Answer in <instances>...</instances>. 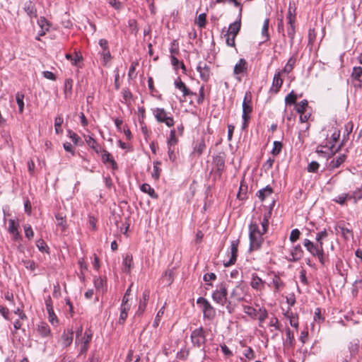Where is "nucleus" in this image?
Instances as JSON below:
<instances>
[{"mask_svg": "<svg viewBox=\"0 0 362 362\" xmlns=\"http://www.w3.org/2000/svg\"><path fill=\"white\" fill-rule=\"evenodd\" d=\"M262 231L259 229L257 223L252 222L249 226L250 250H259L264 241Z\"/></svg>", "mask_w": 362, "mask_h": 362, "instance_id": "1", "label": "nucleus"}, {"mask_svg": "<svg viewBox=\"0 0 362 362\" xmlns=\"http://www.w3.org/2000/svg\"><path fill=\"white\" fill-rule=\"evenodd\" d=\"M303 245L307 250L314 257H317L320 262L324 263V250L323 243H317L315 244L308 239H305L303 241Z\"/></svg>", "mask_w": 362, "mask_h": 362, "instance_id": "2", "label": "nucleus"}, {"mask_svg": "<svg viewBox=\"0 0 362 362\" xmlns=\"http://www.w3.org/2000/svg\"><path fill=\"white\" fill-rule=\"evenodd\" d=\"M197 303L202 306L204 319L212 320L215 318L216 314V309L207 299L204 297H199L197 300Z\"/></svg>", "mask_w": 362, "mask_h": 362, "instance_id": "3", "label": "nucleus"}, {"mask_svg": "<svg viewBox=\"0 0 362 362\" xmlns=\"http://www.w3.org/2000/svg\"><path fill=\"white\" fill-rule=\"evenodd\" d=\"M252 97L250 92H246L243 102V127L245 128L250 119V115L252 111Z\"/></svg>", "mask_w": 362, "mask_h": 362, "instance_id": "4", "label": "nucleus"}, {"mask_svg": "<svg viewBox=\"0 0 362 362\" xmlns=\"http://www.w3.org/2000/svg\"><path fill=\"white\" fill-rule=\"evenodd\" d=\"M228 291L224 283L217 286L216 289L212 293V299L216 303L224 305L227 302Z\"/></svg>", "mask_w": 362, "mask_h": 362, "instance_id": "5", "label": "nucleus"}, {"mask_svg": "<svg viewBox=\"0 0 362 362\" xmlns=\"http://www.w3.org/2000/svg\"><path fill=\"white\" fill-rule=\"evenodd\" d=\"M247 292V286L240 283L232 290L230 293V298L238 302L247 301L245 297Z\"/></svg>", "mask_w": 362, "mask_h": 362, "instance_id": "6", "label": "nucleus"}, {"mask_svg": "<svg viewBox=\"0 0 362 362\" xmlns=\"http://www.w3.org/2000/svg\"><path fill=\"white\" fill-rule=\"evenodd\" d=\"M190 337L194 346L201 347L206 342V334L202 327L192 331Z\"/></svg>", "mask_w": 362, "mask_h": 362, "instance_id": "7", "label": "nucleus"}, {"mask_svg": "<svg viewBox=\"0 0 362 362\" xmlns=\"http://www.w3.org/2000/svg\"><path fill=\"white\" fill-rule=\"evenodd\" d=\"M91 339L92 333L90 330H86L81 339H76L75 344L80 346V355L86 354Z\"/></svg>", "mask_w": 362, "mask_h": 362, "instance_id": "8", "label": "nucleus"}, {"mask_svg": "<svg viewBox=\"0 0 362 362\" xmlns=\"http://www.w3.org/2000/svg\"><path fill=\"white\" fill-rule=\"evenodd\" d=\"M242 11L243 8L240 7L237 20L229 25L228 30L226 32V33H229L231 36L236 37L240 30Z\"/></svg>", "mask_w": 362, "mask_h": 362, "instance_id": "9", "label": "nucleus"}, {"mask_svg": "<svg viewBox=\"0 0 362 362\" xmlns=\"http://www.w3.org/2000/svg\"><path fill=\"white\" fill-rule=\"evenodd\" d=\"M197 71L199 73V76L204 81H207L211 76V71L209 66L205 62H199L197 66Z\"/></svg>", "mask_w": 362, "mask_h": 362, "instance_id": "10", "label": "nucleus"}, {"mask_svg": "<svg viewBox=\"0 0 362 362\" xmlns=\"http://www.w3.org/2000/svg\"><path fill=\"white\" fill-rule=\"evenodd\" d=\"M182 93H183L182 96L184 97V100H182V98H180V100L181 102L186 101L187 98L189 97L190 99V100H189L190 103H193L192 98H194L197 100V103L200 104L203 102L204 98L205 97L204 92H199L198 95L197 94L196 92H182Z\"/></svg>", "mask_w": 362, "mask_h": 362, "instance_id": "11", "label": "nucleus"}, {"mask_svg": "<svg viewBox=\"0 0 362 362\" xmlns=\"http://www.w3.org/2000/svg\"><path fill=\"white\" fill-rule=\"evenodd\" d=\"M239 244V240H232L230 243V254L231 257L229 261L225 263L226 267L230 266L234 264L236 262L237 256H238V246Z\"/></svg>", "mask_w": 362, "mask_h": 362, "instance_id": "12", "label": "nucleus"}, {"mask_svg": "<svg viewBox=\"0 0 362 362\" xmlns=\"http://www.w3.org/2000/svg\"><path fill=\"white\" fill-rule=\"evenodd\" d=\"M73 338H74L73 331L71 329H64L62 334L59 342L64 347H68L71 344V343L73 341Z\"/></svg>", "mask_w": 362, "mask_h": 362, "instance_id": "13", "label": "nucleus"}, {"mask_svg": "<svg viewBox=\"0 0 362 362\" xmlns=\"http://www.w3.org/2000/svg\"><path fill=\"white\" fill-rule=\"evenodd\" d=\"M247 70V62L245 59H240L235 65L233 74L235 75H244Z\"/></svg>", "mask_w": 362, "mask_h": 362, "instance_id": "14", "label": "nucleus"}, {"mask_svg": "<svg viewBox=\"0 0 362 362\" xmlns=\"http://www.w3.org/2000/svg\"><path fill=\"white\" fill-rule=\"evenodd\" d=\"M149 295H150V292L148 291H144V293L142 294V298L139 300V308H138V311H137V314L139 315H142L144 313V312L145 311L146 307L147 305V302L149 298Z\"/></svg>", "mask_w": 362, "mask_h": 362, "instance_id": "15", "label": "nucleus"}, {"mask_svg": "<svg viewBox=\"0 0 362 362\" xmlns=\"http://www.w3.org/2000/svg\"><path fill=\"white\" fill-rule=\"evenodd\" d=\"M296 63V54L292 55L288 60L286 64L284 67L279 70L284 74H289L293 69L295 64Z\"/></svg>", "mask_w": 362, "mask_h": 362, "instance_id": "16", "label": "nucleus"}, {"mask_svg": "<svg viewBox=\"0 0 362 362\" xmlns=\"http://www.w3.org/2000/svg\"><path fill=\"white\" fill-rule=\"evenodd\" d=\"M272 194L273 189L270 186L267 185L264 188L259 189L257 192V195L262 202H264L267 199L271 197Z\"/></svg>", "mask_w": 362, "mask_h": 362, "instance_id": "17", "label": "nucleus"}, {"mask_svg": "<svg viewBox=\"0 0 362 362\" xmlns=\"http://www.w3.org/2000/svg\"><path fill=\"white\" fill-rule=\"evenodd\" d=\"M264 281L257 276V274L254 273L252 274V279L250 286L253 289L262 290L264 286Z\"/></svg>", "mask_w": 362, "mask_h": 362, "instance_id": "18", "label": "nucleus"}, {"mask_svg": "<svg viewBox=\"0 0 362 362\" xmlns=\"http://www.w3.org/2000/svg\"><path fill=\"white\" fill-rule=\"evenodd\" d=\"M24 10L30 18L37 17V9L33 1H26L24 5Z\"/></svg>", "mask_w": 362, "mask_h": 362, "instance_id": "19", "label": "nucleus"}, {"mask_svg": "<svg viewBox=\"0 0 362 362\" xmlns=\"http://www.w3.org/2000/svg\"><path fill=\"white\" fill-rule=\"evenodd\" d=\"M213 163L215 167V170L218 173L219 175H221L225 167V160L221 156H215L213 159Z\"/></svg>", "mask_w": 362, "mask_h": 362, "instance_id": "20", "label": "nucleus"}, {"mask_svg": "<svg viewBox=\"0 0 362 362\" xmlns=\"http://www.w3.org/2000/svg\"><path fill=\"white\" fill-rule=\"evenodd\" d=\"M133 265V257L132 255L127 254L122 262V271L125 273H129Z\"/></svg>", "mask_w": 362, "mask_h": 362, "instance_id": "21", "label": "nucleus"}, {"mask_svg": "<svg viewBox=\"0 0 362 362\" xmlns=\"http://www.w3.org/2000/svg\"><path fill=\"white\" fill-rule=\"evenodd\" d=\"M303 251L300 247V245H298L293 247L291 250V255L292 257L291 259H289L291 262H297L300 259L303 257Z\"/></svg>", "mask_w": 362, "mask_h": 362, "instance_id": "22", "label": "nucleus"}, {"mask_svg": "<svg viewBox=\"0 0 362 362\" xmlns=\"http://www.w3.org/2000/svg\"><path fill=\"white\" fill-rule=\"evenodd\" d=\"M86 142L87 145L93 148L97 153L101 151L100 145L90 136H87L85 137Z\"/></svg>", "mask_w": 362, "mask_h": 362, "instance_id": "23", "label": "nucleus"}, {"mask_svg": "<svg viewBox=\"0 0 362 362\" xmlns=\"http://www.w3.org/2000/svg\"><path fill=\"white\" fill-rule=\"evenodd\" d=\"M100 152H102L101 156L103 161L104 163H110L114 169L117 168V163L112 157L111 154L105 150H101Z\"/></svg>", "mask_w": 362, "mask_h": 362, "instance_id": "24", "label": "nucleus"}, {"mask_svg": "<svg viewBox=\"0 0 362 362\" xmlns=\"http://www.w3.org/2000/svg\"><path fill=\"white\" fill-rule=\"evenodd\" d=\"M282 74H284L281 71H278L273 78V87H275L276 90H279L283 83Z\"/></svg>", "mask_w": 362, "mask_h": 362, "instance_id": "25", "label": "nucleus"}, {"mask_svg": "<svg viewBox=\"0 0 362 362\" xmlns=\"http://www.w3.org/2000/svg\"><path fill=\"white\" fill-rule=\"evenodd\" d=\"M346 160V156L344 154L340 155L336 158L331 160L329 167L332 169L339 168Z\"/></svg>", "mask_w": 362, "mask_h": 362, "instance_id": "26", "label": "nucleus"}, {"mask_svg": "<svg viewBox=\"0 0 362 362\" xmlns=\"http://www.w3.org/2000/svg\"><path fill=\"white\" fill-rule=\"evenodd\" d=\"M141 190L143 192L147 193L153 199H157L158 195L155 192V190L151 187L150 185L144 183L141 186Z\"/></svg>", "mask_w": 362, "mask_h": 362, "instance_id": "27", "label": "nucleus"}, {"mask_svg": "<svg viewBox=\"0 0 362 362\" xmlns=\"http://www.w3.org/2000/svg\"><path fill=\"white\" fill-rule=\"evenodd\" d=\"M154 115L159 122H163L165 118L168 116L165 110L161 108H157L154 111Z\"/></svg>", "mask_w": 362, "mask_h": 362, "instance_id": "28", "label": "nucleus"}, {"mask_svg": "<svg viewBox=\"0 0 362 362\" xmlns=\"http://www.w3.org/2000/svg\"><path fill=\"white\" fill-rule=\"evenodd\" d=\"M286 340L284 345L288 347L293 346L295 339H294L293 333L289 328H288L286 330Z\"/></svg>", "mask_w": 362, "mask_h": 362, "instance_id": "29", "label": "nucleus"}, {"mask_svg": "<svg viewBox=\"0 0 362 362\" xmlns=\"http://www.w3.org/2000/svg\"><path fill=\"white\" fill-rule=\"evenodd\" d=\"M269 18H266L264 21V24L262 28V36L264 38V41H267L269 39Z\"/></svg>", "mask_w": 362, "mask_h": 362, "instance_id": "30", "label": "nucleus"}, {"mask_svg": "<svg viewBox=\"0 0 362 362\" xmlns=\"http://www.w3.org/2000/svg\"><path fill=\"white\" fill-rule=\"evenodd\" d=\"M295 25L294 23H288L287 27V35L290 38V45L292 46L293 44V40L295 37Z\"/></svg>", "mask_w": 362, "mask_h": 362, "instance_id": "31", "label": "nucleus"}, {"mask_svg": "<svg viewBox=\"0 0 362 362\" xmlns=\"http://www.w3.org/2000/svg\"><path fill=\"white\" fill-rule=\"evenodd\" d=\"M243 310H244L245 313H246L247 315H249L252 318H256L257 317V314L259 312V310H257L254 308L249 306V305H244Z\"/></svg>", "mask_w": 362, "mask_h": 362, "instance_id": "32", "label": "nucleus"}, {"mask_svg": "<svg viewBox=\"0 0 362 362\" xmlns=\"http://www.w3.org/2000/svg\"><path fill=\"white\" fill-rule=\"evenodd\" d=\"M63 122H64V119L62 115H58L57 117H56L55 120H54V128H55V132L57 134L62 132V129L61 127H62V124H63Z\"/></svg>", "mask_w": 362, "mask_h": 362, "instance_id": "33", "label": "nucleus"}, {"mask_svg": "<svg viewBox=\"0 0 362 362\" xmlns=\"http://www.w3.org/2000/svg\"><path fill=\"white\" fill-rule=\"evenodd\" d=\"M352 77L355 80H357L359 82L362 83V67H361V66L354 67L353 69V71H352Z\"/></svg>", "mask_w": 362, "mask_h": 362, "instance_id": "34", "label": "nucleus"}, {"mask_svg": "<svg viewBox=\"0 0 362 362\" xmlns=\"http://www.w3.org/2000/svg\"><path fill=\"white\" fill-rule=\"evenodd\" d=\"M205 148L206 144L204 140L202 139L194 147V153H197L198 156H200L203 153Z\"/></svg>", "mask_w": 362, "mask_h": 362, "instance_id": "35", "label": "nucleus"}, {"mask_svg": "<svg viewBox=\"0 0 362 362\" xmlns=\"http://www.w3.org/2000/svg\"><path fill=\"white\" fill-rule=\"evenodd\" d=\"M38 332L43 337H47L50 333L49 326L45 323H41L38 325Z\"/></svg>", "mask_w": 362, "mask_h": 362, "instance_id": "36", "label": "nucleus"}, {"mask_svg": "<svg viewBox=\"0 0 362 362\" xmlns=\"http://www.w3.org/2000/svg\"><path fill=\"white\" fill-rule=\"evenodd\" d=\"M173 271L167 270L165 272L164 274L162 276V280L164 283L168 285H170L173 282Z\"/></svg>", "mask_w": 362, "mask_h": 362, "instance_id": "37", "label": "nucleus"}, {"mask_svg": "<svg viewBox=\"0 0 362 362\" xmlns=\"http://www.w3.org/2000/svg\"><path fill=\"white\" fill-rule=\"evenodd\" d=\"M164 312H165V305H163L158 312L156 317H155V320L153 322V327H157L158 325H159V323H160V321L163 317V315H164Z\"/></svg>", "mask_w": 362, "mask_h": 362, "instance_id": "38", "label": "nucleus"}, {"mask_svg": "<svg viewBox=\"0 0 362 362\" xmlns=\"http://www.w3.org/2000/svg\"><path fill=\"white\" fill-rule=\"evenodd\" d=\"M129 308L121 307L120 308V315L119 317V323L123 324L128 315V311L129 310Z\"/></svg>", "mask_w": 362, "mask_h": 362, "instance_id": "39", "label": "nucleus"}, {"mask_svg": "<svg viewBox=\"0 0 362 362\" xmlns=\"http://www.w3.org/2000/svg\"><path fill=\"white\" fill-rule=\"evenodd\" d=\"M272 284L275 287L276 291H279L284 286V282L277 276L274 277L272 280Z\"/></svg>", "mask_w": 362, "mask_h": 362, "instance_id": "40", "label": "nucleus"}, {"mask_svg": "<svg viewBox=\"0 0 362 362\" xmlns=\"http://www.w3.org/2000/svg\"><path fill=\"white\" fill-rule=\"evenodd\" d=\"M105 284V281L100 277H97V278H95V279H94L95 287L99 291H103Z\"/></svg>", "mask_w": 362, "mask_h": 362, "instance_id": "41", "label": "nucleus"}, {"mask_svg": "<svg viewBox=\"0 0 362 362\" xmlns=\"http://www.w3.org/2000/svg\"><path fill=\"white\" fill-rule=\"evenodd\" d=\"M24 95L18 93L16 96V102L18 105V110L20 113H22L24 108V103H23Z\"/></svg>", "mask_w": 362, "mask_h": 362, "instance_id": "42", "label": "nucleus"}, {"mask_svg": "<svg viewBox=\"0 0 362 362\" xmlns=\"http://www.w3.org/2000/svg\"><path fill=\"white\" fill-rule=\"evenodd\" d=\"M259 315L258 317V320L259 321V326H262V323L267 318L268 313L264 308H261L259 309Z\"/></svg>", "mask_w": 362, "mask_h": 362, "instance_id": "43", "label": "nucleus"}, {"mask_svg": "<svg viewBox=\"0 0 362 362\" xmlns=\"http://www.w3.org/2000/svg\"><path fill=\"white\" fill-rule=\"evenodd\" d=\"M198 26L201 28H203L206 26V15L203 13L199 15L197 20L196 21Z\"/></svg>", "mask_w": 362, "mask_h": 362, "instance_id": "44", "label": "nucleus"}, {"mask_svg": "<svg viewBox=\"0 0 362 362\" xmlns=\"http://www.w3.org/2000/svg\"><path fill=\"white\" fill-rule=\"evenodd\" d=\"M308 103L306 100H303L300 101L299 103H298L296 105V111L300 114L304 113L305 108L308 106Z\"/></svg>", "mask_w": 362, "mask_h": 362, "instance_id": "45", "label": "nucleus"}, {"mask_svg": "<svg viewBox=\"0 0 362 362\" xmlns=\"http://www.w3.org/2000/svg\"><path fill=\"white\" fill-rule=\"evenodd\" d=\"M282 144L281 142L280 141H274V146H273V148H272V153L274 155V156H277L279 155L281 151V149H282Z\"/></svg>", "mask_w": 362, "mask_h": 362, "instance_id": "46", "label": "nucleus"}, {"mask_svg": "<svg viewBox=\"0 0 362 362\" xmlns=\"http://www.w3.org/2000/svg\"><path fill=\"white\" fill-rule=\"evenodd\" d=\"M37 24L41 28V30H49V23L45 17L41 16L37 20Z\"/></svg>", "mask_w": 362, "mask_h": 362, "instance_id": "47", "label": "nucleus"}, {"mask_svg": "<svg viewBox=\"0 0 362 362\" xmlns=\"http://www.w3.org/2000/svg\"><path fill=\"white\" fill-rule=\"evenodd\" d=\"M23 229L25 232V237L29 240L32 239L34 236L33 230L29 224H25L23 226Z\"/></svg>", "mask_w": 362, "mask_h": 362, "instance_id": "48", "label": "nucleus"}, {"mask_svg": "<svg viewBox=\"0 0 362 362\" xmlns=\"http://www.w3.org/2000/svg\"><path fill=\"white\" fill-rule=\"evenodd\" d=\"M177 143V139L175 136V130L172 129L170 133V138L168 140V146H175Z\"/></svg>", "mask_w": 362, "mask_h": 362, "instance_id": "49", "label": "nucleus"}, {"mask_svg": "<svg viewBox=\"0 0 362 362\" xmlns=\"http://www.w3.org/2000/svg\"><path fill=\"white\" fill-rule=\"evenodd\" d=\"M48 313V317L49 321L52 324L54 325L58 322L57 317L54 312L53 308H49V310H47Z\"/></svg>", "mask_w": 362, "mask_h": 362, "instance_id": "50", "label": "nucleus"}, {"mask_svg": "<svg viewBox=\"0 0 362 362\" xmlns=\"http://www.w3.org/2000/svg\"><path fill=\"white\" fill-rule=\"evenodd\" d=\"M361 199H362V188H358L353 192L354 203H356Z\"/></svg>", "mask_w": 362, "mask_h": 362, "instance_id": "51", "label": "nucleus"}, {"mask_svg": "<svg viewBox=\"0 0 362 362\" xmlns=\"http://www.w3.org/2000/svg\"><path fill=\"white\" fill-rule=\"evenodd\" d=\"M18 225L16 224V221L13 219H10L8 221V230L10 233L12 234L13 233L18 230Z\"/></svg>", "mask_w": 362, "mask_h": 362, "instance_id": "52", "label": "nucleus"}, {"mask_svg": "<svg viewBox=\"0 0 362 362\" xmlns=\"http://www.w3.org/2000/svg\"><path fill=\"white\" fill-rule=\"evenodd\" d=\"M300 235V232L298 229H293L291 232L289 239L292 243H294L299 238Z\"/></svg>", "mask_w": 362, "mask_h": 362, "instance_id": "53", "label": "nucleus"}, {"mask_svg": "<svg viewBox=\"0 0 362 362\" xmlns=\"http://www.w3.org/2000/svg\"><path fill=\"white\" fill-rule=\"evenodd\" d=\"M138 62H132L130 67H129V73H128V76H129V78H135L136 74H135V70H136V66L138 65Z\"/></svg>", "mask_w": 362, "mask_h": 362, "instance_id": "54", "label": "nucleus"}, {"mask_svg": "<svg viewBox=\"0 0 362 362\" xmlns=\"http://www.w3.org/2000/svg\"><path fill=\"white\" fill-rule=\"evenodd\" d=\"M168 154L170 160L174 162L176 160V155L175 152V146H168Z\"/></svg>", "mask_w": 362, "mask_h": 362, "instance_id": "55", "label": "nucleus"}, {"mask_svg": "<svg viewBox=\"0 0 362 362\" xmlns=\"http://www.w3.org/2000/svg\"><path fill=\"white\" fill-rule=\"evenodd\" d=\"M224 36L226 37V42L227 45H228L230 47H235V37L231 36L230 35H229V33H226L224 35Z\"/></svg>", "mask_w": 362, "mask_h": 362, "instance_id": "56", "label": "nucleus"}, {"mask_svg": "<svg viewBox=\"0 0 362 362\" xmlns=\"http://www.w3.org/2000/svg\"><path fill=\"white\" fill-rule=\"evenodd\" d=\"M175 86L177 89L180 90H189L180 78L175 81Z\"/></svg>", "mask_w": 362, "mask_h": 362, "instance_id": "57", "label": "nucleus"}, {"mask_svg": "<svg viewBox=\"0 0 362 362\" xmlns=\"http://www.w3.org/2000/svg\"><path fill=\"white\" fill-rule=\"evenodd\" d=\"M296 100V96L293 94V92H291L285 98L286 104L292 105L294 104Z\"/></svg>", "mask_w": 362, "mask_h": 362, "instance_id": "58", "label": "nucleus"}, {"mask_svg": "<svg viewBox=\"0 0 362 362\" xmlns=\"http://www.w3.org/2000/svg\"><path fill=\"white\" fill-rule=\"evenodd\" d=\"M328 236L327 230L325 229L322 231L318 233L316 235V241L319 243H322V240Z\"/></svg>", "mask_w": 362, "mask_h": 362, "instance_id": "59", "label": "nucleus"}, {"mask_svg": "<svg viewBox=\"0 0 362 362\" xmlns=\"http://www.w3.org/2000/svg\"><path fill=\"white\" fill-rule=\"evenodd\" d=\"M23 265L28 269L34 271L35 269V263L33 260H23Z\"/></svg>", "mask_w": 362, "mask_h": 362, "instance_id": "60", "label": "nucleus"}, {"mask_svg": "<svg viewBox=\"0 0 362 362\" xmlns=\"http://www.w3.org/2000/svg\"><path fill=\"white\" fill-rule=\"evenodd\" d=\"M56 219L57 225L62 227V230H64L66 228V220L59 214L56 215Z\"/></svg>", "mask_w": 362, "mask_h": 362, "instance_id": "61", "label": "nucleus"}, {"mask_svg": "<svg viewBox=\"0 0 362 362\" xmlns=\"http://www.w3.org/2000/svg\"><path fill=\"white\" fill-rule=\"evenodd\" d=\"M319 163L316 161H312L308 166V172L315 173L319 168Z\"/></svg>", "mask_w": 362, "mask_h": 362, "instance_id": "62", "label": "nucleus"}, {"mask_svg": "<svg viewBox=\"0 0 362 362\" xmlns=\"http://www.w3.org/2000/svg\"><path fill=\"white\" fill-rule=\"evenodd\" d=\"M346 200L347 197H344V194L339 195L333 199L334 202L339 204L340 205H344Z\"/></svg>", "mask_w": 362, "mask_h": 362, "instance_id": "63", "label": "nucleus"}, {"mask_svg": "<svg viewBox=\"0 0 362 362\" xmlns=\"http://www.w3.org/2000/svg\"><path fill=\"white\" fill-rule=\"evenodd\" d=\"M36 246L38 247V249L42 251V252H44L45 251V248L47 247L46 245V243H45V241L42 239H40L38 240H37L36 242Z\"/></svg>", "mask_w": 362, "mask_h": 362, "instance_id": "64", "label": "nucleus"}]
</instances>
